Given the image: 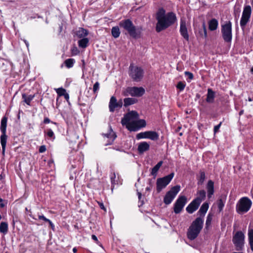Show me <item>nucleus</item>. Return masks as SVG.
Wrapping results in <instances>:
<instances>
[{"label": "nucleus", "instance_id": "1", "mask_svg": "<svg viewBox=\"0 0 253 253\" xmlns=\"http://www.w3.org/2000/svg\"><path fill=\"white\" fill-rule=\"evenodd\" d=\"M157 23L156 30L157 32L164 30L173 25L177 20L175 13L172 12L166 14V11L163 8H160L156 14Z\"/></svg>", "mask_w": 253, "mask_h": 253}, {"label": "nucleus", "instance_id": "2", "mask_svg": "<svg viewBox=\"0 0 253 253\" xmlns=\"http://www.w3.org/2000/svg\"><path fill=\"white\" fill-rule=\"evenodd\" d=\"M138 117L139 115L137 112L131 111L125 115L122 119L121 123L123 126H126L129 130L136 131L139 128L144 127L146 126V122L144 120L137 121Z\"/></svg>", "mask_w": 253, "mask_h": 253}, {"label": "nucleus", "instance_id": "3", "mask_svg": "<svg viewBox=\"0 0 253 253\" xmlns=\"http://www.w3.org/2000/svg\"><path fill=\"white\" fill-rule=\"evenodd\" d=\"M119 26L127 31L130 37L134 39L140 37L141 28L136 27L130 19H125L119 23Z\"/></svg>", "mask_w": 253, "mask_h": 253}, {"label": "nucleus", "instance_id": "4", "mask_svg": "<svg viewBox=\"0 0 253 253\" xmlns=\"http://www.w3.org/2000/svg\"><path fill=\"white\" fill-rule=\"evenodd\" d=\"M203 219L201 217H197L192 222L187 232L189 239L193 240L197 238L203 228Z\"/></svg>", "mask_w": 253, "mask_h": 253}, {"label": "nucleus", "instance_id": "5", "mask_svg": "<svg viewBox=\"0 0 253 253\" xmlns=\"http://www.w3.org/2000/svg\"><path fill=\"white\" fill-rule=\"evenodd\" d=\"M128 75L133 81L139 82L143 78L144 70L142 68L131 63L129 67Z\"/></svg>", "mask_w": 253, "mask_h": 253}, {"label": "nucleus", "instance_id": "6", "mask_svg": "<svg viewBox=\"0 0 253 253\" xmlns=\"http://www.w3.org/2000/svg\"><path fill=\"white\" fill-rule=\"evenodd\" d=\"M252 201L247 197L241 198L236 205V211L239 214L247 212L251 208Z\"/></svg>", "mask_w": 253, "mask_h": 253}, {"label": "nucleus", "instance_id": "7", "mask_svg": "<svg viewBox=\"0 0 253 253\" xmlns=\"http://www.w3.org/2000/svg\"><path fill=\"white\" fill-rule=\"evenodd\" d=\"M221 32L224 41L230 43L232 39V23L231 21H226L221 25Z\"/></svg>", "mask_w": 253, "mask_h": 253}, {"label": "nucleus", "instance_id": "8", "mask_svg": "<svg viewBox=\"0 0 253 253\" xmlns=\"http://www.w3.org/2000/svg\"><path fill=\"white\" fill-rule=\"evenodd\" d=\"M7 118L6 117H3L1 120V125L0 129L2 132V134L0 136V143L2 146V154L3 155H4L6 140L7 135H6V129L7 126Z\"/></svg>", "mask_w": 253, "mask_h": 253}, {"label": "nucleus", "instance_id": "9", "mask_svg": "<svg viewBox=\"0 0 253 253\" xmlns=\"http://www.w3.org/2000/svg\"><path fill=\"white\" fill-rule=\"evenodd\" d=\"M174 173L172 172L169 174L162 178H159L157 179V191L160 193L162 189H164L170 182L174 176Z\"/></svg>", "mask_w": 253, "mask_h": 253}, {"label": "nucleus", "instance_id": "10", "mask_svg": "<svg viewBox=\"0 0 253 253\" xmlns=\"http://www.w3.org/2000/svg\"><path fill=\"white\" fill-rule=\"evenodd\" d=\"M232 242L236 247V250H243L245 243V235L242 231H237L233 237Z\"/></svg>", "mask_w": 253, "mask_h": 253}, {"label": "nucleus", "instance_id": "11", "mask_svg": "<svg viewBox=\"0 0 253 253\" xmlns=\"http://www.w3.org/2000/svg\"><path fill=\"white\" fill-rule=\"evenodd\" d=\"M252 13V8L250 5H246L243 9L240 20V26L243 30L247 24L249 22Z\"/></svg>", "mask_w": 253, "mask_h": 253}, {"label": "nucleus", "instance_id": "12", "mask_svg": "<svg viewBox=\"0 0 253 253\" xmlns=\"http://www.w3.org/2000/svg\"><path fill=\"white\" fill-rule=\"evenodd\" d=\"M180 190V186L179 185H176L172 187L169 191L166 194L164 198V202L166 205L170 204L177 194Z\"/></svg>", "mask_w": 253, "mask_h": 253}, {"label": "nucleus", "instance_id": "13", "mask_svg": "<svg viewBox=\"0 0 253 253\" xmlns=\"http://www.w3.org/2000/svg\"><path fill=\"white\" fill-rule=\"evenodd\" d=\"M145 93V89L142 87H129L124 92L125 96L140 97Z\"/></svg>", "mask_w": 253, "mask_h": 253}, {"label": "nucleus", "instance_id": "14", "mask_svg": "<svg viewBox=\"0 0 253 253\" xmlns=\"http://www.w3.org/2000/svg\"><path fill=\"white\" fill-rule=\"evenodd\" d=\"M187 202V199L185 196H179L175 201L173 211L175 213H179L183 210L184 207Z\"/></svg>", "mask_w": 253, "mask_h": 253}, {"label": "nucleus", "instance_id": "15", "mask_svg": "<svg viewBox=\"0 0 253 253\" xmlns=\"http://www.w3.org/2000/svg\"><path fill=\"white\" fill-rule=\"evenodd\" d=\"M123 103L122 101L117 102V99L114 96H112L109 104V110L111 112H113L115 109L121 108Z\"/></svg>", "mask_w": 253, "mask_h": 253}, {"label": "nucleus", "instance_id": "16", "mask_svg": "<svg viewBox=\"0 0 253 253\" xmlns=\"http://www.w3.org/2000/svg\"><path fill=\"white\" fill-rule=\"evenodd\" d=\"M103 135L104 141L106 142L105 145L112 144L116 137V135L111 128H110L109 133L103 134Z\"/></svg>", "mask_w": 253, "mask_h": 253}, {"label": "nucleus", "instance_id": "17", "mask_svg": "<svg viewBox=\"0 0 253 253\" xmlns=\"http://www.w3.org/2000/svg\"><path fill=\"white\" fill-rule=\"evenodd\" d=\"M179 32L183 38L187 41H188L189 40V36L186 27V23L184 20H181L180 21Z\"/></svg>", "mask_w": 253, "mask_h": 253}, {"label": "nucleus", "instance_id": "18", "mask_svg": "<svg viewBox=\"0 0 253 253\" xmlns=\"http://www.w3.org/2000/svg\"><path fill=\"white\" fill-rule=\"evenodd\" d=\"M197 200H193L186 207V210L189 213H192L196 211L199 208L200 203H199Z\"/></svg>", "mask_w": 253, "mask_h": 253}, {"label": "nucleus", "instance_id": "19", "mask_svg": "<svg viewBox=\"0 0 253 253\" xmlns=\"http://www.w3.org/2000/svg\"><path fill=\"white\" fill-rule=\"evenodd\" d=\"M207 189L208 197L209 199H210L214 193V182L212 180H210L208 181L207 185Z\"/></svg>", "mask_w": 253, "mask_h": 253}, {"label": "nucleus", "instance_id": "20", "mask_svg": "<svg viewBox=\"0 0 253 253\" xmlns=\"http://www.w3.org/2000/svg\"><path fill=\"white\" fill-rule=\"evenodd\" d=\"M149 148L150 145L149 143L146 142H142L139 144L137 150L139 154H142L148 150Z\"/></svg>", "mask_w": 253, "mask_h": 253}, {"label": "nucleus", "instance_id": "21", "mask_svg": "<svg viewBox=\"0 0 253 253\" xmlns=\"http://www.w3.org/2000/svg\"><path fill=\"white\" fill-rule=\"evenodd\" d=\"M218 25V21L213 18L209 22V29L210 31H214L217 29Z\"/></svg>", "mask_w": 253, "mask_h": 253}, {"label": "nucleus", "instance_id": "22", "mask_svg": "<svg viewBox=\"0 0 253 253\" xmlns=\"http://www.w3.org/2000/svg\"><path fill=\"white\" fill-rule=\"evenodd\" d=\"M208 209H209V204L207 203H204L201 207L198 213L200 214V215L202 216L201 217L202 219L204 217L206 213L207 212Z\"/></svg>", "mask_w": 253, "mask_h": 253}, {"label": "nucleus", "instance_id": "23", "mask_svg": "<svg viewBox=\"0 0 253 253\" xmlns=\"http://www.w3.org/2000/svg\"><path fill=\"white\" fill-rule=\"evenodd\" d=\"M206 192L204 190H199L197 192V197L195 200H197L198 202L201 204L202 201L205 200L206 198Z\"/></svg>", "mask_w": 253, "mask_h": 253}, {"label": "nucleus", "instance_id": "24", "mask_svg": "<svg viewBox=\"0 0 253 253\" xmlns=\"http://www.w3.org/2000/svg\"><path fill=\"white\" fill-rule=\"evenodd\" d=\"M214 92L211 89L209 88L208 89L207 97L206 101L208 103H212L214 101Z\"/></svg>", "mask_w": 253, "mask_h": 253}, {"label": "nucleus", "instance_id": "25", "mask_svg": "<svg viewBox=\"0 0 253 253\" xmlns=\"http://www.w3.org/2000/svg\"><path fill=\"white\" fill-rule=\"evenodd\" d=\"M147 138L152 140H157L159 139V134L156 131H148Z\"/></svg>", "mask_w": 253, "mask_h": 253}, {"label": "nucleus", "instance_id": "26", "mask_svg": "<svg viewBox=\"0 0 253 253\" xmlns=\"http://www.w3.org/2000/svg\"><path fill=\"white\" fill-rule=\"evenodd\" d=\"M163 162L161 161L158 163V164L151 169V174L155 177L157 175V172L162 166Z\"/></svg>", "mask_w": 253, "mask_h": 253}, {"label": "nucleus", "instance_id": "27", "mask_svg": "<svg viewBox=\"0 0 253 253\" xmlns=\"http://www.w3.org/2000/svg\"><path fill=\"white\" fill-rule=\"evenodd\" d=\"M249 242L251 249L253 252V229H249L248 231Z\"/></svg>", "mask_w": 253, "mask_h": 253}, {"label": "nucleus", "instance_id": "28", "mask_svg": "<svg viewBox=\"0 0 253 253\" xmlns=\"http://www.w3.org/2000/svg\"><path fill=\"white\" fill-rule=\"evenodd\" d=\"M124 106H127L134 104L137 102V99L133 98H126L124 99Z\"/></svg>", "mask_w": 253, "mask_h": 253}, {"label": "nucleus", "instance_id": "29", "mask_svg": "<svg viewBox=\"0 0 253 253\" xmlns=\"http://www.w3.org/2000/svg\"><path fill=\"white\" fill-rule=\"evenodd\" d=\"M111 33L112 36L115 38H118L120 35V31L119 27L115 26L113 27L111 30Z\"/></svg>", "mask_w": 253, "mask_h": 253}, {"label": "nucleus", "instance_id": "30", "mask_svg": "<svg viewBox=\"0 0 253 253\" xmlns=\"http://www.w3.org/2000/svg\"><path fill=\"white\" fill-rule=\"evenodd\" d=\"M199 34L200 36L205 38L207 37V32L206 29V26L205 22H203L202 24V29H200L199 31Z\"/></svg>", "mask_w": 253, "mask_h": 253}, {"label": "nucleus", "instance_id": "31", "mask_svg": "<svg viewBox=\"0 0 253 253\" xmlns=\"http://www.w3.org/2000/svg\"><path fill=\"white\" fill-rule=\"evenodd\" d=\"M8 231V224L6 222H1L0 224V232L5 234Z\"/></svg>", "mask_w": 253, "mask_h": 253}, {"label": "nucleus", "instance_id": "32", "mask_svg": "<svg viewBox=\"0 0 253 253\" xmlns=\"http://www.w3.org/2000/svg\"><path fill=\"white\" fill-rule=\"evenodd\" d=\"M34 95H29L27 96L25 94H22V98L24 102L28 105H30L31 100L34 98Z\"/></svg>", "mask_w": 253, "mask_h": 253}, {"label": "nucleus", "instance_id": "33", "mask_svg": "<svg viewBox=\"0 0 253 253\" xmlns=\"http://www.w3.org/2000/svg\"><path fill=\"white\" fill-rule=\"evenodd\" d=\"M89 40L88 38H84L82 39H80V47L83 48L86 47L88 43Z\"/></svg>", "mask_w": 253, "mask_h": 253}, {"label": "nucleus", "instance_id": "34", "mask_svg": "<svg viewBox=\"0 0 253 253\" xmlns=\"http://www.w3.org/2000/svg\"><path fill=\"white\" fill-rule=\"evenodd\" d=\"M74 62L75 60L74 59L70 58L66 60L64 62V63L65 64V66L67 68H69L73 67Z\"/></svg>", "mask_w": 253, "mask_h": 253}, {"label": "nucleus", "instance_id": "35", "mask_svg": "<svg viewBox=\"0 0 253 253\" xmlns=\"http://www.w3.org/2000/svg\"><path fill=\"white\" fill-rule=\"evenodd\" d=\"M206 178L205 173L204 171L200 172V176L198 181V185H202L204 183Z\"/></svg>", "mask_w": 253, "mask_h": 253}, {"label": "nucleus", "instance_id": "36", "mask_svg": "<svg viewBox=\"0 0 253 253\" xmlns=\"http://www.w3.org/2000/svg\"><path fill=\"white\" fill-rule=\"evenodd\" d=\"M212 219V214L209 213L207 217L206 222V228H208L211 225Z\"/></svg>", "mask_w": 253, "mask_h": 253}, {"label": "nucleus", "instance_id": "37", "mask_svg": "<svg viewBox=\"0 0 253 253\" xmlns=\"http://www.w3.org/2000/svg\"><path fill=\"white\" fill-rule=\"evenodd\" d=\"M147 131L140 132L136 135L137 139L147 138Z\"/></svg>", "mask_w": 253, "mask_h": 253}, {"label": "nucleus", "instance_id": "38", "mask_svg": "<svg viewBox=\"0 0 253 253\" xmlns=\"http://www.w3.org/2000/svg\"><path fill=\"white\" fill-rule=\"evenodd\" d=\"M217 206L219 211H221L224 206V203L221 199H220L217 201Z\"/></svg>", "mask_w": 253, "mask_h": 253}, {"label": "nucleus", "instance_id": "39", "mask_svg": "<svg viewBox=\"0 0 253 253\" xmlns=\"http://www.w3.org/2000/svg\"><path fill=\"white\" fill-rule=\"evenodd\" d=\"M57 93L59 96H64L66 93V90L62 87L56 89Z\"/></svg>", "mask_w": 253, "mask_h": 253}, {"label": "nucleus", "instance_id": "40", "mask_svg": "<svg viewBox=\"0 0 253 253\" xmlns=\"http://www.w3.org/2000/svg\"><path fill=\"white\" fill-rule=\"evenodd\" d=\"M185 85L186 84L185 83L182 82H179L176 85V87L180 91H182L184 89Z\"/></svg>", "mask_w": 253, "mask_h": 253}, {"label": "nucleus", "instance_id": "41", "mask_svg": "<svg viewBox=\"0 0 253 253\" xmlns=\"http://www.w3.org/2000/svg\"><path fill=\"white\" fill-rule=\"evenodd\" d=\"M88 34L87 30L82 28H80V38L82 37H85Z\"/></svg>", "mask_w": 253, "mask_h": 253}, {"label": "nucleus", "instance_id": "42", "mask_svg": "<svg viewBox=\"0 0 253 253\" xmlns=\"http://www.w3.org/2000/svg\"><path fill=\"white\" fill-rule=\"evenodd\" d=\"M99 88V83L98 82H96L93 85V91L94 93H95L98 90Z\"/></svg>", "mask_w": 253, "mask_h": 253}, {"label": "nucleus", "instance_id": "43", "mask_svg": "<svg viewBox=\"0 0 253 253\" xmlns=\"http://www.w3.org/2000/svg\"><path fill=\"white\" fill-rule=\"evenodd\" d=\"M111 181L112 185H114L115 184V178H116V174L114 172H113L112 173H111Z\"/></svg>", "mask_w": 253, "mask_h": 253}, {"label": "nucleus", "instance_id": "44", "mask_svg": "<svg viewBox=\"0 0 253 253\" xmlns=\"http://www.w3.org/2000/svg\"><path fill=\"white\" fill-rule=\"evenodd\" d=\"M185 75L187 76L190 80L193 79V75L191 72L186 71L185 72Z\"/></svg>", "mask_w": 253, "mask_h": 253}, {"label": "nucleus", "instance_id": "45", "mask_svg": "<svg viewBox=\"0 0 253 253\" xmlns=\"http://www.w3.org/2000/svg\"><path fill=\"white\" fill-rule=\"evenodd\" d=\"M38 218L40 220H42L45 222H49V219L46 218L45 217H44L43 215H38Z\"/></svg>", "mask_w": 253, "mask_h": 253}, {"label": "nucleus", "instance_id": "46", "mask_svg": "<svg viewBox=\"0 0 253 253\" xmlns=\"http://www.w3.org/2000/svg\"><path fill=\"white\" fill-rule=\"evenodd\" d=\"M47 135L50 137H52L54 136V133L51 129H49L47 131Z\"/></svg>", "mask_w": 253, "mask_h": 253}, {"label": "nucleus", "instance_id": "47", "mask_svg": "<svg viewBox=\"0 0 253 253\" xmlns=\"http://www.w3.org/2000/svg\"><path fill=\"white\" fill-rule=\"evenodd\" d=\"M46 151V147L44 145H42L40 147L39 152L40 153H43Z\"/></svg>", "mask_w": 253, "mask_h": 253}, {"label": "nucleus", "instance_id": "48", "mask_svg": "<svg viewBox=\"0 0 253 253\" xmlns=\"http://www.w3.org/2000/svg\"><path fill=\"white\" fill-rule=\"evenodd\" d=\"M221 125V122H220L218 125L215 126L214 127V133H216L217 132L220 127V126Z\"/></svg>", "mask_w": 253, "mask_h": 253}, {"label": "nucleus", "instance_id": "49", "mask_svg": "<svg viewBox=\"0 0 253 253\" xmlns=\"http://www.w3.org/2000/svg\"><path fill=\"white\" fill-rule=\"evenodd\" d=\"M77 47H75V48H73L72 50V53L73 54H77Z\"/></svg>", "mask_w": 253, "mask_h": 253}, {"label": "nucleus", "instance_id": "50", "mask_svg": "<svg viewBox=\"0 0 253 253\" xmlns=\"http://www.w3.org/2000/svg\"><path fill=\"white\" fill-rule=\"evenodd\" d=\"M50 122V120L47 118H45L43 120V123L45 124L49 123Z\"/></svg>", "mask_w": 253, "mask_h": 253}, {"label": "nucleus", "instance_id": "51", "mask_svg": "<svg viewBox=\"0 0 253 253\" xmlns=\"http://www.w3.org/2000/svg\"><path fill=\"white\" fill-rule=\"evenodd\" d=\"M91 237H92V239L93 240H94V241H96V242H98L97 238V237H96L95 235H92L91 236Z\"/></svg>", "mask_w": 253, "mask_h": 253}, {"label": "nucleus", "instance_id": "52", "mask_svg": "<svg viewBox=\"0 0 253 253\" xmlns=\"http://www.w3.org/2000/svg\"><path fill=\"white\" fill-rule=\"evenodd\" d=\"M48 223H49V224L50 226H51V228H52V229H54V226L53 224L52 223V222H51L50 220H49V221L48 222Z\"/></svg>", "mask_w": 253, "mask_h": 253}, {"label": "nucleus", "instance_id": "53", "mask_svg": "<svg viewBox=\"0 0 253 253\" xmlns=\"http://www.w3.org/2000/svg\"><path fill=\"white\" fill-rule=\"evenodd\" d=\"M152 186H149V187H147L146 188V190L148 191H150L152 189Z\"/></svg>", "mask_w": 253, "mask_h": 253}, {"label": "nucleus", "instance_id": "54", "mask_svg": "<svg viewBox=\"0 0 253 253\" xmlns=\"http://www.w3.org/2000/svg\"><path fill=\"white\" fill-rule=\"evenodd\" d=\"M100 207L104 210H105V207L102 203L99 204Z\"/></svg>", "mask_w": 253, "mask_h": 253}, {"label": "nucleus", "instance_id": "55", "mask_svg": "<svg viewBox=\"0 0 253 253\" xmlns=\"http://www.w3.org/2000/svg\"><path fill=\"white\" fill-rule=\"evenodd\" d=\"M65 98L66 99H69V95L67 93H65V94L64 95Z\"/></svg>", "mask_w": 253, "mask_h": 253}, {"label": "nucleus", "instance_id": "56", "mask_svg": "<svg viewBox=\"0 0 253 253\" xmlns=\"http://www.w3.org/2000/svg\"><path fill=\"white\" fill-rule=\"evenodd\" d=\"M153 182L152 179H149V185H150V186H152V187L153 186V185H152Z\"/></svg>", "mask_w": 253, "mask_h": 253}, {"label": "nucleus", "instance_id": "57", "mask_svg": "<svg viewBox=\"0 0 253 253\" xmlns=\"http://www.w3.org/2000/svg\"><path fill=\"white\" fill-rule=\"evenodd\" d=\"M243 113H244V111L243 110L240 111V112H239V115L240 116L242 115L243 114Z\"/></svg>", "mask_w": 253, "mask_h": 253}, {"label": "nucleus", "instance_id": "58", "mask_svg": "<svg viewBox=\"0 0 253 253\" xmlns=\"http://www.w3.org/2000/svg\"><path fill=\"white\" fill-rule=\"evenodd\" d=\"M74 253H76L77 252V249L76 248H74L73 250Z\"/></svg>", "mask_w": 253, "mask_h": 253}, {"label": "nucleus", "instance_id": "59", "mask_svg": "<svg viewBox=\"0 0 253 253\" xmlns=\"http://www.w3.org/2000/svg\"><path fill=\"white\" fill-rule=\"evenodd\" d=\"M4 207V205L3 204H0V207L3 208Z\"/></svg>", "mask_w": 253, "mask_h": 253}, {"label": "nucleus", "instance_id": "60", "mask_svg": "<svg viewBox=\"0 0 253 253\" xmlns=\"http://www.w3.org/2000/svg\"><path fill=\"white\" fill-rule=\"evenodd\" d=\"M248 100H249V101H252L253 100L251 98L249 97V98H248Z\"/></svg>", "mask_w": 253, "mask_h": 253}, {"label": "nucleus", "instance_id": "61", "mask_svg": "<svg viewBox=\"0 0 253 253\" xmlns=\"http://www.w3.org/2000/svg\"><path fill=\"white\" fill-rule=\"evenodd\" d=\"M25 43H26V44L27 46V47H28V46H29V44H28V42H27L26 41H25Z\"/></svg>", "mask_w": 253, "mask_h": 253}, {"label": "nucleus", "instance_id": "62", "mask_svg": "<svg viewBox=\"0 0 253 253\" xmlns=\"http://www.w3.org/2000/svg\"><path fill=\"white\" fill-rule=\"evenodd\" d=\"M73 178H74V176H72V175H71V176H70V179H73Z\"/></svg>", "mask_w": 253, "mask_h": 253}, {"label": "nucleus", "instance_id": "63", "mask_svg": "<svg viewBox=\"0 0 253 253\" xmlns=\"http://www.w3.org/2000/svg\"><path fill=\"white\" fill-rule=\"evenodd\" d=\"M141 194L140 193H139V198L140 199L141 197Z\"/></svg>", "mask_w": 253, "mask_h": 253}, {"label": "nucleus", "instance_id": "64", "mask_svg": "<svg viewBox=\"0 0 253 253\" xmlns=\"http://www.w3.org/2000/svg\"><path fill=\"white\" fill-rule=\"evenodd\" d=\"M251 72L253 74V68L251 69Z\"/></svg>", "mask_w": 253, "mask_h": 253}]
</instances>
